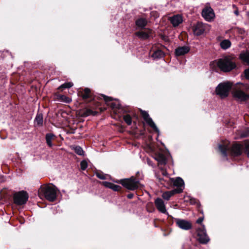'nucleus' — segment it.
Wrapping results in <instances>:
<instances>
[{"label":"nucleus","mask_w":249,"mask_h":249,"mask_svg":"<svg viewBox=\"0 0 249 249\" xmlns=\"http://www.w3.org/2000/svg\"><path fill=\"white\" fill-rule=\"evenodd\" d=\"M56 193L55 187L49 185L41 186L38 191V196L40 198L45 197L47 200L51 202L55 200Z\"/></svg>","instance_id":"1"},{"label":"nucleus","mask_w":249,"mask_h":249,"mask_svg":"<svg viewBox=\"0 0 249 249\" xmlns=\"http://www.w3.org/2000/svg\"><path fill=\"white\" fill-rule=\"evenodd\" d=\"M217 66L224 72H229L236 67L234 57L228 55L219 59L217 63Z\"/></svg>","instance_id":"2"},{"label":"nucleus","mask_w":249,"mask_h":249,"mask_svg":"<svg viewBox=\"0 0 249 249\" xmlns=\"http://www.w3.org/2000/svg\"><path fill=\"white\" fill-rule=\"evenodd\" d=\"M249 90V85L238 83L233 90V96L240 101H245L249 98V95L245 93Z\"/></svg>","instance_id":"3"},{"label":"nucleus","mask_w":249,"mask_h":249,"mask_svg":"<svg viewBox=\"0 0 249 249\" xmlns=\"http://www.w3.org/2000/svg\"><path fill=\"white\" fill-rule=\"evenodd\" d=\"M243 148L249 158V141H245L243 145L238 143L233 144L230 149L231 155L234 156L241 155L243 152Z\"/></svg>","instance_id":"4"},{"label":"nucleus","mask_w":249,"mask_h":249,"mask_svg":"<svg viewBox=\"0 0 249 249\" xmlns=\"http://www.w3.org/2000/svg\"><path fill=\"white\" fill-rule=\"evenodd\" d=\"M119 182L124 187L130 190L133 191L142 187V185L139 180L134 177H131L129 178L121 179Z\"/></svg>","instance_id":"5"},{"label":"nucleus","mask_w":249,"mask_h":249,"mask_svg":"<svg viewBox=\"0 0 249 249\" xmlns=\"http://www.w3.org/2000/svg\"><path fill=\"white\" fill-rule=\"evenodd\" d=\"M232 87V84L230 82H223L219 84L216 88L215 92L221 98L227 97L229 91Z\"/></svg>","instance_id":"6"},{"label":"nucleus","mask_w":249,"mask_h":249,"mask_svg":"<svg viewBox=\"0 0 249 249\" xmlns=\"http://www.w3.org/2000/svg\"><path fill=\"white\" fill-rule=\"evenodd\" d=\"M28 197V194L26 191H19L14 194V202L17 205H22L26 203Z\"/></svg>","instance_id":"7"},{"label":"nucleus","mask_w":249,"mask_h":249,"mask_svg":"<svg viewBox=\"0 0 249 249\" xmlns=\"http://www.w3.org/2000/svg\"><path fill=\"white\" fill-rule=\"evenodd\" d=\"M201 15L205 20L208 22H212L215 18L214 12L210 6H206L202 10Z\"/></svg>","instance_id":"8"},{"label":"nucleus","mask_w":249,"mask_h":249,"mask_svg":"<svg viewBox=\"0 0 249 249\" xmlns=\"http://www.w3.org/2000/svg\"><path fill=\"white\" fill-rule=\"evenodd\" d=\"M210 25L202 22H197L194 28V34L197 36L203 34L206 31L210 29Z\"/></svg>","instance_id":"9"},{"label":"nucleus","mask_w":249,"mask_h":249,"mask_svg":"<svg viewBox=\"0 0 249 249\" xmlns=\"http://www.w3.org/2000/svg\"><path fill=\"white\" fill-rule=\"evenodd\" d=\"M198 240L201 244L207 243L210 239L206 234V230L204 225L202 228H199L197 230Z\"/></svg>","instance_id":"10"},{"label":"nucleus","mask_w":249,"mask_h":249,"mask_svg":"<svg viewBox=\"0 0 249 249\" xmlns=\"http://www.w3.org/2000/svg\"><path fill=\"white\" fill-rule=\"evenodd\" d=\"M141 114L142 116L143 119L151 127H152L154 130L157 132H159V129L155 124L154 122L153 121L152 119L150 117L148 113L143 110H141Z\"/></svg>","instance_id":"11"},{"label":"nucleus","mask_w":249,"mask_h":249,"mask_svg":"<svg viewBox=\"0 0 249 249\" xmlns=\"http://www.w3.org/2000/svg\"><path fill=\"white\" fill-rule=\"evenodd\" d=\"M176 222L177 226L182 230H188L192 228V224L188 221L178 218L176 219Z\"/></svg>","instance_id":"12"},{"label":"nucleus","mask_w":249,"mask_h":249,"mask_svg":"<svg viewBox=\"0 0 249 249\" xmlns=\"http://www.w3.org/2000/svg\"><path fill=\"white\" fill-rule=\"evenodd\" d=\"M155 205L159 212L163 213L168 214V213L165 208V205L162 199L160 198H157L155 200Z\"/></svg>","instance_id":"13"},{"label":"nucleus","mask_w":249,"mask_h":249,"mask_svg":"<svg viewBox=\"0 0 249 249\" xmlns=\"http://www.w3.org/2000/svg\"><path fill=\"white\" fill-rule=\"evenodd\" d=\"M169 20L174 27H177L182 22L183 18L181 15L178 14L170 17Z\"/></svg>","instance_id":"14"},{"label":"nucleus","mask_w":249,"mask_h":249,"mask_svg":"<svg viewBox=\"0 0 249 249\" xmlns=\"http://www.w3.org/2000/svg\"><path fill=\"white\" fill-rule=\"evenodd\" d=\"M230 142L227 141L224 142L223 144L218 145L219 150L225 157H227V151L230 150Z\"/></svg>","instance_id":"15"},{"label":"nucleus","mask_w":249,"mask_h":249,"mask_svg":"<svg viewBox=\"0 0 249 249\" xmlns=\"http://www.w3.org/2000/svg\"><path fill=\"white\" fill-rule=\"evenodd\" d=\"M151 30L147 29L145 31L137 32L135 33V35L141 39L145 40L148 39L151 36Z\"/></svg>","instance_id":"16"},{"label":"nucleus","mask_w":249,"mask_h":249,"mask_svg":"<svg viewBox=\"0 0 249 249\" xmlns=\"http://www.w3.org/2000/svg\"><path fill=\"white\" fill-rule=\"evenodd\" d=\"M171 182L173 183L174 186L177 187L176 189H181V192L183 191L184 186V181L180 178H171Z\"/></svg>","instance_id":"17"},{"label":"nucleus","mask_w":249,"mask_h":249,"mask_svg":"<svg viewBox=\"0 0 249 249\" xmlns=\"http://www.w3.org/2000/svg\"><path fill=\"white\" fill-rule=\"evenodd\" d=\"M181 192V189H174L170 191L164 192L162 195V197L163 199L166 200L170 199V197L175 194L180 193Z\"/></svg>","instance_id":"18"},{"label":"nucleus","mask_w":249,"mask_h":249,"mask_svg":"<svg viewBox=\"0 0 249 249\" xmlns=\"http://www.w3.org/2000/svg\"><path fill=\"white\" fill-rule=\"evenodd\" d=\"M190 51L188 46H182L177 48L175 50V54L177 56H181L187 53Z\"/></svg>","instance_id":"19"},{"label":"nucleus","mask_w":249,"mask_h":249,"mask_svg":"<svg viewBox=\"0 0 249 249\" xmlns=\"http://www.w3.org/2000/svg\"><path fill=\"white\" fill-rule=\"evenodd\" d=\"M155 159L160 164L164 165L166 163V158L165 156L161 153L156 154L155 157Z\"/></svg>","instance_id":"20"},{"label":"nucleus","mask_w":249,"mask_h":249,"mask_svg":"<svg viewBox=\"0 0 249 249\" xmlns=\"http://www.w3.org/2000/svg\"><path fill=\"white\" fill-rule=\"evenodd\" d=\"M239 58L242 61L249 65V51L241 52Z\"/></svg>","instance_id":"21"},{"label":"nucleus","mask_w":249,"mask_h":249,"mask_svg":"<svg viewBox=\"0 0 249 249\" xmlns=\"http://www.w3.org/2000/svg\"><path fill=\"white\" fill-rule=\"evenodd\" d=\"M231 42L229 39H224L220 42V47L223 50H226L231 46Z\"/></svg>","instance_id":"22"},{"label":"nucleus","mask_w":249,"mask_h":249,"mask_svg":"<svg viewBox=\"0 0 249 249\" xmlns=\"http://www.w3.org/2000/svg\"><path fill=\"white\" fill-rule=\"evenodd\" d=\"M147 23V20L143 18H139L136 21L137 26L141 28H144L146 25Z\"/></svg>","instance_id":"23"},{"label":"nucleus","mask_w":249,"mask_h":249,"mask_svg":"<svg viewBox=\"0 0 249 249\" xmlns=\"http://www.w3.org/2000/svg\"><path fill=\"white\" fill-rule=\"evenodd\" d=\"M54 135L52 133H48L46 134V143L49 146L52 147L53 146L52 140L54 138Z\"/></svg>","instance_id":"24"},{"label":"nucleus","mask_w":249,"mask_h":249,"mask_svg":"<svg viewBox=\"0 0 249 249\" xmlns=\"http://www.w3.org/2000/svg\"><path fill=\"white\" fill-rule=\"evenodd\" d=\"M35 124L41 125L43 124V115L42 114H37L35 120Z\"/></svg>","instance_id":"25"},{"label":"nucleus","mask_w":249,"mask_h":249,"mask_svg":"<svg viewBox=\"0 0 249 249\" xmlns=\"http://www.w3.org/2000/svg\"><path fill=\"white\" fill-rule=\"evenodd\" d=\"M152 56L155 59H159L163 57L164 53L161 50H158L154 52Z\"/></svg>","instance_id":"26"},{"label":"nucleus","mask_w":249,"mask_h":249,"mask_svg":"<svg viewBox=\"0 0 249 249\" xmlns=\"http://www.w3.org/2000/svg\"><path fill=\"white\" fill-rule=\"evenodd\" d=\"M74 151L79 155H83L84 154V151L82 148L79 146H76L74 147Z\"/></svg>","instance_id":"27"},{"label":"nucleus","mask_w":249,"mask_h":249,"mask_svg":"<svg viewBox=\"0 0 249 249\" xmlns=\"http://www.w3.org/2000/svg\"><path fill=\"white\" fill-rule=\"evenodd\" d=\"M73 86V84L71 82H67L64 84L61 85L59 88V89H66L70 88Z\"/></svg>","instance_id":"28"},{"label":"nucleus","mask_w":249,"mask_h":249,"mask_svg":"<svg viewBox=\"0 0 249 249\" xmlns=\"http://www.w3.org/2000/svg\"><path fill=\"white\" fill-rule=\"evenodd\" d=\"M59 99L63 102L65 103H70L71 101V99L65 95H61L59 97Z\"/></svg>","instance_id":"29"},{"label":"nucleus","mask_w":249,"mask_h":249,"mask_svg":"<svg viewBox=\"0 0 249 249\" xmlns=\"http://www.w3.org/2000/svg\"><path fill=\"white\" fill-rule=\"evenodd\" d=\"M96 114V112L92 111L90 109H86L84 113L85 116H88L90 115H94Z\"/></svg>","instance_id":"30"},{"label":"nucleus","mask_w":249,"mask_h":249,"mask_svg":"<svg viewBox=\"0 0 249 249\" xmlns=\"http://www.w3.org/2000/svg\"><path fill=\"white\" fill-rule=\"evenodd\" d=\"M124 119L125 122L128 125H130L131 124L132 119H131V117H130V115H126L124 116Z\"/></svg>","instance_id":"31"},{"label":"nucleus","mask_w":249,"mask_h":249,"mask_svg":"<svg viewBox=\"0 0 249 249\" xmlns=\"http://www.w3.org/2000/svg\"><path fill=\"white\" fill-rule=\"evenodd\" d=\"M96 176L100 179H106V175H104L103 173L101 172H97L96 173Z\"/></svg>","instance_id":"32"},{"label":"nucleus","mask_w":249,"mask_h":249,"mask_svg":"<svg viewBox=\"0 0 249 249\" xmlns=\"http://www.w3.org/2000/svg\"><path fill=\"white\" fill-rule=\"evenodd\" d=\"M81 168L82 170H85L88 166V163L86 161L82 160L80 163Z\"/></svg>","instance_id":"33"},{"label":"nucleus","mask_w":249,"mask_h":249,"mask_svg":"<svg viewBox=\"0 0 249 249\" xmlns=\"http://www.w3.org/2000/svg\"><path fill=\"white\" fill-rule=\"evenodd\" d=\"M121 188V186L112 184L111 189L115 191H118L120 190Z\"/></svg>","instance_id":"34"},{"label":"nucleus","mask_w":249,"mask_h":249,"mask_svg":"<svg viewBox=\"0 0 249 249\" xmlns=\"http://www.w3.org/2000/svg\"><path fill=\"white\" fill-rule=\"evenodd\" d=\"M112 184L113 183H110V182H107V181L103 182V184H104V185L105 186H106V187H107L108 188H110V189L111 188Z\"/></svg>","instance_id":"35"},{"label":"nucleus","mask_w":249,"mask_h":249,"mask_svg":"<svg viewBox=\"0 0 249 249\" xmlns=\"http://www.w3.org/2000/svg\"><path fill=\"white\" fill-rule=\"evenodd\" d=\"M244 74L245 78L249 80V69H246L244 71Z\"/></svg>","instance_id":"36"},{"label":"nucleus","mask_w":249,"mask_h":249,"mask_svg":"<svg viewBox=\"0 0 249 249\" xmlns=\"http://www.w3.org/2000/svg\"><path fill=\"white\" fill-rule=\"evenodd\" d=\"M203 220V217H199L197 220L196 223L198 224H201Z\"/></svg>","instance_id":"37"},{"label":"nucleus","mask_w":249,"mask_h":249,"mask_svg":"<svg viewBox=\"0 0 249 249\" xmlns=\"http://www.w3.org/2000/svg\"><path fill=\"white\" fill-rule=\"evenodd\" d=\"M161 174L163 176H167L168 175V173L167 172L165 171V170H161Z\"/></svg>","instance_id":"38"},{"label":"nucleus","mask_w":249,"mask_h":249,"mask_svg":"<svg viewBox=\"0 0 249 249\" xmlns=\"http://www.w3.org/2000/svg\"><path fill=\"white\" fill-rule=\"evenodd\" d=\"M89 97V94L84 93V94L82 95V97H83V98H84V99H87V98H88Z\"/></svg>","instance_id":"39"},{"label":"nucleus","mask_w":249,"mask_h":249,"mask_svg":"<svg viewBox=\"0 0 249 249\" xmlns=\"http://www.w3.org/2000/svg\"><path fill=\"white\" fill-rule=\"evenodd\" d=\"M90 93V89L88 88H86L84 89V93L89 94Z\"/></svg>","instance_id":"40"},{"label":"nucleus","mask_w":249,"mask_h":249,"mask_svg":"<svg viewBox=\"0 0 249 249\" xmlns=\"http://www.w3.org/2000/svg\"><path fill=\"white\" fill-rule=\"evenodd\" d=\"M104 99L106 101H108L111 100V98L109 97H107L106 96H104Z\"/></svg>","instance_id":"41"},{"label":"nucleus","mask_w":249,"mask_h":249,"mask_svg":"<svg viewBox=\"0 0 249 249\" xmlns=\"http://www.w3.org/2000/svg\"><path fill=\"white\" fill-rule=\"evenodd\" d=\"M133 194H129L128 195H127V197L129 199H131L133 197Z\"/></svg>","instance_id":"42"},{"label":"nucleus","mask_w":249,"mask_h":249,"mask_svg":"<svg viewBox=\"0 0 249 249\" xmlns=\"http://www.w3.org/2000/svg\"><path fill=\"white\" fill-rule=\"evenodd\" d=\"M234 14H235L236 16H238V15H239V12H238V10H235V11L234 12Z\"/></svg>","instance_id":"43"},{"label":"nucleus","mask_w":249,"mask_h":249,"mask_svg":"<svg viewBox=\"0 0 249 249\" xmlns=\"http://www.w3.org/2000/svg\"><path fill=\"white\" fill-rule=\"evenodd\" d=\"M159 178V180L161 182V183L162 184H163V183L162 182V180H164L163 179L161 178Z\"/></svg>","instance_id":"44"},{"label":"nucleus","mask_w":249,"mask_h":249,"mask_svg":"<svg viewBox=\"0 0 249 249\" xmlns=\"http://www.w3.org/2000/svg\"><path fill=\"white\" fill-rule=\"evenodd\" d=\"M147 162H148V164L149 165H152V164H151V162L150 161H149V160H147Z\"/></svg>","instance_id":"45"},{"label":"nucleus","mask_w":249,"mask_h":249,"mask_svg":"<svg viewBox=\"0 0 249 249\" xmlns=\"http://www.w3.org/2000/svg\"><path fill=\"white\" fill-rule=\"evenodd\" d=\"M247 15L248 16V18L249 19V11L248 12H247Z\"/></svg>","instance_id":"46"},{"label":"nucleus","mask_w":249,"mask_h":249,"mask_svg":"<svg viewBox=\"0 0 249 249\" xmlns=\"http://www.w3.org/2000/svg\"><path fill=\"white\" fill-rule=\"evenodd\" d=\"M233 7H236V6H235V5H233Z\"/></svg>","instance_id":"47"},{"label":"nucleus","mask_w":249,"mask_h":249,"mask_svg":"<svg viewBox=\"0 0 249 249\" xmlns=\"http://www.w3.org/2000/svg\"><path fill=\"white\" fill-rule=\"evenodd\" d=\"M242 137H246V135H242Z\"/></svg>","instance_id":"48"}]
</instances>
